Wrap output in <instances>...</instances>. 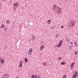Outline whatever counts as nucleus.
Wrapping results in <instances>:
<instances>
[{
	"mask_svg": "<svg viewBox=\"0 0 78 78\" xmlns=\"http://www.w3.org/2000/svg\"><path fill=\"white\" fill-rule=\"evenodd\" d=\"M55 10H57V14H61L62 13V9L59 7H56Z\"/></svg>",
	"mask_w": 78,
	"mask_h": 78,
	"instance_id": "1",
	"label": "nucleus"
},
{
	"mask_svg": "<svg viewBox=\"0 0 78 78\" xmlns=\"http://www.w3.org/2000/svg\"><path fill=\"white\" fill-rule=\"evenodd\" d=\"M62 42H63V41H62V40H61L60 41L58 44L57 45L58 47V48H59V47H61V45L62 44Z\"/></svg>",
	"mask_w": 78,
	"mask_h": 78,
	"instance_id": "2",
	"label": "nucleus"
},
{
	"mask_svg": "<svg viewBox=\"0 0 78 78\" xmlns=\"http://www.w3.org/2000/svg\"><path fill=\"white\" fill-rule=\"evenodd\" d=\"M44 48V45H42L41 46H40V51H42L43 49Z\"/></svg>",
	"mask_w": 78,
	"mask_h": 78,
	"instance_id": "3",
	"label": "nucleus"
},
{
	"mask_svg": "<svg viewBox=\"0 0 78 78\" xmlns=\"http://www.w3.org/2000/svg\"><path fill=\"white\" fill-rule=\"evenodd\" d=\"M22 60H21L20 62V63L19 65V67L20 68V67H22Z\"/></svg>",
	"mask_w": 78,
	"mask_h": 78,
	"instance_id": "4",
	"label": "nucleus"
},
{
	"mask_svg": "<svg viewBox=\"0 0 78 78\" xmlns=\"http://www.w3.org/2000/svg\"><path fill=\"white\" fill-rule=\"evenodd\" d=\"M75 75H74L73 76V78H76L77 76V74H78V72H76L75 73Z\"/></svg>",
	"mask_w": 78,
	"mask_h": 78,
	"instance_id": "5",
	"label": "nucleus"
},
{
	"mask_svg": "<svg viewBox=\"0 0 78 78\" xmlns=\"http://www.w3.org/2000/svg\"><path fill=\"white\" fill-rule=\"evenodd\" d=\"M70 22L73 26H74V25H75V21H71Z\"/></svg>",
	"mask_w": 78,
	"mask_h": 78,
	"instance_id": "6",
	"label": "nucleus"
},
{
	"mask_svg": "<svg viewBox=\"0 0 78 78\" xmlns=\"http://www.w3.org/2000/svg\"><path fill=\"white\" fill-rule=\"evenodd\" d=\"M4 78H8V74H7V73H6L4 75Z\"/></svg>",
	"mask_w": 78,
	"mask_h": 78,
	"instance_id": "7",
	"label": "nucleus"
},
{
	"mask_svg": "<svg viewBox=\"0 0 78 78\" xmlns=\"http://www.w3.org/2000/svg\"><path fill=\"white\" fill-rule=\"evenodd\" d=\"M56 5H54V6H53V7L52 8V9L53 10H55V8H56Z\"/></svg>",
	"mask_w": 78,
	"mask_h": 78,
	"instance_id": "8",
	"label": "nucleus"
},
{
	"mask_svg": "<svg viewBox=\"0 0 78 78\" xmlns=\"http://www.w3.org/2000/svg\"><path fill=\"white\" fill-rule=\"evenodd\" d=\"M73 66H74V64L72 63L71 64V68L73 69Z\"/></svg>",
	"mask_w": 78,
	"mask_h": 78,
	"instance_id": "9",
	"label": "nucleus"
},
{
	"mask_svg": "<svg viewBox=\"0 0 78 78\" xmlns=\"http://www.w3.org/2000/svg\"><path fill=\"white\" fill-rule=\"evenodd\" d=\"M74 45H75L76 47H78V44H77V42H75L74 43Z\"/></svg>",
	"mask_w": 78,
	"mask_h": 78,
	"instance_id": "10",
	"label": "nucleus"
},
{
	"mask_svg": "<svg viewBox=\"0 0 78 78\" xmlns=\"http://www.w3.org/2000/svg\"><path fill=\"white\" fill-rule=\"evenodd\" d=\"M31 55V52L30 51H29L28 52V55Z\"/></svg>",
	"mask_w": 78,
	"mask_h": 78,
	"instance_id": "11",
	"label": "nucleus"
},
{
	"mask_svg": "<svg viewBox=\"0 0 78 78\" xmlns=\"http://www.w3.org/2000/svg\"><path fill=\"white\" fill-rule=\"evenodd\" d=\"M24 61L26 62L27 63V61H28V59H27V58H25Z\"/></svg>",
	"mask_w": 78,
	"mask_h": 78,
	"instance_id": "12",
	"label": "nucleus"
},
{
	"mask_svg": "<svg viewBox=\"0 0 78 78\" xmlns=\"http://www.w3.org/2000/svg\"><path fill=\"white\" fill-rule=\"evenodd\" d=\"M4 30L5 31H7L8 28H7L6 27H5V28H4Z\"/></svg>",
	"mask_w": 78,
	"mask_h": 78,
	"instance_id": "13",
	"label": "nucleus"
},
{
	"mask_svg": "<svg viewBox=\"0 0 78 78\" xmlns=\"http://www.w3.org/2000/svg\"><path fill=\"white\" fill-rule=\"evenodd\" d=\"M65 64H66V62H62L61 63L62 65H65Z\"/></svg>",
	"mask_w": 78,
	"mask_h": 78,
	"instance_id": "14",
	"label": "nucleus"
},
{
	"mask_svg": "<svg viewBox=\"0 0 78 78\" xmlns=\"http://www.w3.org/2000/svg\"><path fill=\"white\" fill-rule=\"evenodd\" d=\"M4 62L5 61H4V60H2L1 61V62L2 63V64H3V63H4Z\"/></svg>",
	"mask_w": 78,
	"mask_h": 78,
	"instance_id": "15",
	"label": "nucleus"
},
{
	"mask_svg": "<svg viewBox=\"0 0 78 78\" xmlns=\"http://www.w3.org/2000/svg\"><path fill=\"white\" fill-rule=\"evenodd\" d=\"M34 39H35V37H34V36H32V40H34Z\"/></svg>",
	"mask_w": 78,
	"mask_h": 78,
	"instance_id": "16",
	"label": "nucleus"
},
{
	"mask_svg": "<svg viewBox=\"0 0 78 78\" xmlns=\"http://www.w3.org/2000/svg\"><path fill=\"white\" fill-rule=\"evenodd\" d=\"M4 27H5V26H4V25L3 24H2V26H1V27L2 28H4Z\"/></svg>",
	"mask_w": 78,
	"mask_h": 78,
	"instance_id": "17",
	"label": "nucleus"
},
{
	"mask_svg": "<svg viewBox=\"0 0 78 78\" xmlns=\"http://www.w3.org/2000/svg\"><path fill=\"white\" fill-rule=\"evenodd\" d=\"M29 51L31 52H32V51H33V49L31 48Z\"/></svg>",
	"mask_w": 78,
	"mask_h": 78,
	"instance_id": "18",
	"label": "nucleus"
},
{
	"mask_svg": "<svg viewBox=\"0 0 78 78\" xmlns=\"http://www.w3.org/2000/svg\"><path fill=\"white\" fill-rule=\"evenodd\" d=\"M48 23L49 24H50V20H48Z\"/></svg>",
	"mask_w": 78,
	"mask_h": 78,
	"instance_id": "19",
	"label": "nucleus"
},
{
	"mask_svg": "<svg viewBox=\"0 0 78 78\" xmlns=\"http://www.w3.org/2000/svg\"><path fill=\"white\" fill-rule=\"evenodd\" d=\"M18 5V2H17L15 4V6H17Z\"/></svg>",
	"mask_w": 78,
	"mask_h": 78,
	"instance_id": "20",
	"label": "nucleus"
},
{
	"mask_svg": "<svg viewBox=\"0 0 78 78\" xmlns=\"http://www.w3.org/2000/svg\"><path fill=\"white\" fill-rule=\"evenodd\" d=\"M9 23V20H7L6 21V23Z\"/></svg>",
	"mask_w": 78,
	"mask_h": 78,
	"instance_id": "21",
	"label": "nucleus"
},
{
	"mask_svg": "<svg viewBox=\"0 0 78 78\" xmlns=\"http://www.w3.org/2000/svg\"><path fill=\"white\" fill-rule=\"evenodd\" d=\"M35 77L34 75H33L32 76H31V78H34Z\"/></svg>",
	"mask_w": 78,
	"mask_h": 78,
	"instance_id": "22",
	"label": "nucleus"
},
{
	"mask_svg": "<svg viewBox=\"0 0 78 78\" xmlns=\"http://www.w3.org/2000/svg\"><path fill=\"white\" fill-rule=\"evenodd\" d=\"M66 75H65L63 76V78H66Z\"/></svg>",
	"mask_w": 78,
	"mask_h": 78,
	"instance_id": "23",
	"label": "nucleus"
},
{
	"mask_svg": "<svg viewBox=\"0 0 78 78\" xmlns=\"http://www.w3.org/2000/svg\"><path fill=\"white\" fill-rule=\"evenodd\" d=\"M74 53L75 55H76V54H77V52L75 51L74 52Z\"/></svg>",
	"mask_w": 78,
	"mask_h": 78,
	"instance_id": "24",
	"label": "nucleus"
},
{
	"mask_svg": "<svg viewBox=\"0 0 78 78\" xmlns=\"http://www.w3.org/2000/svg\"><path fill=\"white\" fill-rule=\"evenodd\" d=\"M4 49L5 50H6V49H7V47L6 46H5V48H4Z\"/></svg>",
	"mask_w": 78,
	"mask_h": 78,
	"instance_id": "25",
	"label": "nucleus"
},
{
	"mask_svg": "<svg viewBox=\"0 0 78 78\" xmlns=\"http://www.w3.org/2000/svg\"><path fill=\"white\" fill-rule=\"evenodd\" d=\"M13 6H16V4H15V3H13Z\"/></svg>",
	"mask_w": 78,
	"mask_h": 78,
	"instance_id": "26",
	"label": "nucleus"
},
{
	"mask_svg": "<svg viewBox=\"0 0 78 78\" xmlns=\"http://www.w3.org/2000/svg\"><path fill=\"white\" fill-rule=\"evenodd\" d=\"M45 63H43V66H45Z\"/></svg>",
	"mask_w": 78,
	"mask_h": 78,
	"instance_id": "27",
	"label": "nucleus"
},
{
	"mask_svg": "<svg viewBox=\"0 0 78 78\" xmlns=\"http://www.w3.org/2000/svg\"><path fill=\"white\" fill-rule=\"evenodd\" d=\"M58 36H59V35L56 34V37H58Z\"/></svg>",
	"mask_w": 78,
	"mask_h": 78,
	"instance_id": "28",
	"label": "nucleus"
},
{
	"mask_svg": "<svg viewBox=\"0 0 78 78\" xmlns=\"http://www.w3.org/2000/svg\"><path fill=\"white\" fill-rule=\"evenodd\" d=\"M34 77L35 78H37V75H35Z\"/></svg>",
	"mask_w": 78,
	"mask_h": 78,
	"instance_id": "29",
	"label": "nucleus"
},
{
	"mask_svg": "<svg viewBox=\"0 0 78 78\" xmlns=\"http://www.w3.org/2000/svg\"><path fill=\"white\" fill-rule=\"evenodd\" d=\"M64 27V26H62L61 27V28L62 29L63 27Z\"/></svg>",
	"mask_w": 78,
	"mask_h": 78,
	"instance_id": "30",
	"label": "nucleus"
},
{
	"mask_svg": "<svg viewBox=\"0 0 78 78\" xmlns=\"http://www.w3.org/2000/svg\"><path fill=\"white\" fill-rule=\"evenodd\" d=\"M58 59L59 60H60V59H61V57H59Z\"/></svg>",
	"mask_w": 78,
	"mask_h": 78,
	"instance_id": "31",
	"label": "nucleus"
},
{
	"mask_svg": "<svg viewBox=\"0 0 78 78\" xmlns=\"http://www.w3.org/2000/svg\"><path fill=\"white\" fill-rule=\"evenodd\" d=\"M69 43L70 44H71V45H73V43L70 42Z\"/></svg>",
	"mask_w": 78,
	"mask_h": 78,
	"instance_id": "32",
	"label": "nucleus"
},
{
	"mask_svg": "<svg viewBox=\"0 0 78 78\" xmlns=\"http://www.w3.org/2000/svg\"><path fill=\"white\" fill-rule=\"evenodd\" d=\"M51 28H53V27H51Z\"/></svg>",
	"mask_w": 78,
	"mask_h": 78,
	"instance_id": "33",
	"label": "nucleus"
},
{
	"mask_svg": "<svg viewBox=\"0 0 78 78\" xmlns=\"http://www.w3.org/2000/svg\"><path fill=\"white\" fill-rule=\"evenodd\" d=\"M29 42H30L31 41V40H29Z\"/></svg>",
	"mask_w": 78,
	"mask_h": 78,
	"instance_id": "34",
	"label": "nucleus"
},
{
	"mask_svg": "<svg viewBox=\"0 0 78 78\" xmlns=\"http://www.w3.org/2000/svg\"><path fill=\"white\" fill-rule=\"evenodd\" d=\"M67 40L68 42L69 41V39H67Z\"/></svg>",
	"mask_w": 78,
	"mask_h": 78,
	"instance_id": "35",
	"label": "nucleus"
},
{
	"mask_svg": "<svg viewBox=\"0 0 78 78\" xmlns=\"http://www.w3.org/2000/svg\"><path fill=\"white\" fill-rule=\"evenodd\" d=\"M71 47H73V45H72L71 46Z\"/></svg>",
	"mask_w": 78,
	"mask_h": 78,
	"instance_id": "36",
	"label": "nucleus"
},
{
	"mask_svg": "<svg viewBox=\"0 0 78 78\" xmlns=\"http://www.w3.org/2000/svg\"><path fill=\"white\" fill-rule=\"evenodd\" d=\"M15 78H18V77H16Z\"/></svg>",
	"mask_w": 78,
	"mask_h": 78,
	"instance_id": "37",
	"label": "nucleus"
},
{
	"mask_svg": "<svg viewBox=\"0 0 78 78\" xmlns=\"http://www.w3.org/2000/svg\"><path fill=\"white\" fill-rule=\"evenodd\" d=\"M0 61H1V59H0Z\"/></svg>",
	"mask_w": 78,
	"mask_h": 78,
	"instance_id": "38",
	"label": "nucleus"
},
{
	"mask_svg": "<svg viewBox=\"0 0 78 78\" xmlns=\"http://www.w3.org/2000/svg\"><path fill=\"white\" fill-rule=\"evenodd\" d=\"M69 44V43H68V44Z\"/></svg>",
	"mask_w": 78,
	"mask_h": 78,
	"instance_id": "39",
	"label": "nucleus"
}]
</instances>
